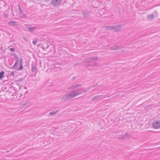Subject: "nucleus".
Here are the masks:
<instances>
[{
    "label": "nucleus",
    "instance_id": "1",
    "mask_svg": "<svg viewBox=\"0 0 160 160\" xmlns=\"http://www.w3.org/2000/svg\"><path fill=\"white\" fill-rule=\"evenodd\" d=\"M73 92L69 93L67 92L63 96L62 98V100L63 99H69L74 97L75 96L81 94V92H76L75 91H72Z\"/></svg>",
    "mask_w": 160,
    "mask_h": 160
},
{
    "label": "nucleus",
    "instance_id": "2",
    "mask_svg": "<svg viewBox=\"0 0 160 160\" xmlns=\"http://www.w3.org/2000/svg\"><path fill=\"white\" fill-rule=\"evenodd\" d=\"M84 63L85 66L89 67H98V64L95 62H93L89 58L85 59L83 61Z\"/></svg>",
    "mask_w": 160,
    "mask_h": 160
},
{
    "label": "nucleus",
    "instance_id": "3",
    "mask_svg": "<svg viewBox=\"0 0 160 160\" xmlns=\"http://www.w3.org/2000/svg\"><path fill=\"white\" fill-rule=\"evenodd\" d=\"M152 127L155 129L160 128V121H157L156 120L153 121L152 123Z\"/></svg>",
    "mask_w": 160,
    "mask_h": 160
},
{
    "label": "nucleus",
    "instance_id": "4",
    "mask_svg": "<svg viewBox=\"0 0 160 160\" xmlns=\"http://www.w3.org/2000/svg\"><path fill=\"white\" fill-rule=\"evenodd\" d=\"M122 26L121 25H118L113 26V29L116 32H119L122 29Z\"/></svg>",
    "mask_w": 160,
    "mask_h": 160
},
{
    "label": "nucleus",
    "instance_id": "5",
    "mask_svg": "<svg viewBox=\"0 0 160 160\" xmlns=\"http://www.w3.org/2000/svg\"><path fill=\"white\" fill-rule=\"evenodd\" d=\"M62 0H52V4L55 6H57L61 4Z\"/></svg>",
    "mask_w": 160,
    "mask_h": 160
},
{
    "label": "nucleus",
    "instance_id": "6",
    "mask_svg": "<svg viewBox=\"0 0 160 160\" xmlns=\"http://www.w3.org/2000/svg\"><path fill=\"white\" fill-rule=\"evenodd\" d=\"M82 15L84 18H88L90 14V12L89 11L84 10L82 12Z\"/></svg>",
    "mask_w": 160,
    "mask_h": 160
},
{
    "label": "nucleus",
    "instance_id": "7",
    "mask_svg": "<svg viewBox=\"0 0 160 160\" xmlns=\"http://www.w3.org/2000/svg\"><path fill=\"white\" fill-rule=\"evenodd\" d=\"M8 93H9V95H10L14 96V97L12 98L13 99H14L15 100L17 99L18 100V95H17V94H16V93H17L16 91L14 92V94H13V92L11 93V92H8Z\"/></svg>",
    "mask_w": 160,
    "mask_h": 160
},
{
    "label": "nucleus",
    "instance_id": "8",
    "mask_svg": "<svg viewBox=\"0 0 160 160\" xmlns=\"http://www.w3.org/2000/svg\"><path fill=\"white\" fill-rule=\"evenodd\" d=\"M8 25L11 27L17 26L18 24L17 22L15 21H10L8 22Z\"/></svg>",
    "mask_w": 160,
    "mask_h": 160
},
{
    "label": "nucleus",
    "instance_id": "9",
    "mask_svg": "<svg viewBox=\"0 0 160 160\" xmlns=\"http://www.w3.org/2000/svg\"><path fill=\"white\" fill-rule=\"evenodd\" d=\"M121 48V47L120 46L115 45L111 47L110 48V49L111 50H117L120 49Z\"/></svg>",
    "mask_w": 160,
    "mask_h": 160
},
{
    "label": "nucleus",
    "instance_id": "10",
    "mask_svg": "<svg viewBox=\"0 0 160 160\" xmlns=\"http://www.w3.org/2000/svg\"><path fill=\"white\" fill-rule=\"evenodd\" d=\"M103 96V95H98L94 96L92 98V101H97L99 99L102 98V97Z\"/></svg>",
    "mask_w": 160,
    "mask_h": 160
},
{
    "label": "nucleus",
    "instance_id": "11",
    "mask_svg": "<svg viewBox=\"0 0 160 160\" xmlns=\"http://www.w3.org/2000/svg\"><path fill=\"white\" fill-rule=\"evenodd\" d=\"M82 86L81 84H74L73 85L70 87H69L68 89H74L78 87H80Z\"/></svg>",
    "mask_w": 160,
    "mask_h": 160
},
{
    "label": "nucleus",
    "instance_id": "12",
    "mask_svg": "<svg viewBox=\"0 0 160 160\" xmlns=\"http://www.w3.org/2000/svg\"><path fill=\"white\" fill-rule=\"evenodd\" d=\"M23 60L22 58H21L20 60V66L19 67L18 69V70H22L23 69Z\"/></svg>",
    "mask_w": 160,
    "mask_h": 160
},
{
    "label": "nucleus",
    "instance_id": "13",
    "mask_svg": "<svg viewBox=\"0 0 160 160\" xmlns=\"http://www.w3.org/2000/svg\"><path fill=\"white\" fill-rule=\"evenodd\" d=\"M28 92V91L26 92L25 93H24V97H22V96H23V94H20L19 95V98H18V100H21L22 99L24 98L25 97H27V96L26 94H27V93Z\"/></svg>",
    "mask_w": 160,
    "mask_h": 160
},
{
    "label": "nucleus",
    "instance_id": "14",
    "mask_svg": "<svg viewBox=\"0 0 160 160\" xmlns=\"http://www.w3.org/2000/svg\"><path fill=\"white\" fill-rule=\"evenodd\" d=\"M155 15L153 14H150L148 15L147 18L149 20L151 21L154 18Z\"/></svg>",
    "mask_w": 160,
    "mask_h": 160
},
{
    "label": "nucleus",
    "instance_id": "15",
    "mask_svg": "<svg viewBox=\"0 0 160 160\" xmlns=\"http://www.w3.org/2000/svg\"><path fill=\"white\" fill-rule=\"evenodd\" d=\"M36 66H37V65L35 64L34 65V66H33V63L32 64V71L33 72H35V74H36L37 71Z\"/></svg>",
    "mask_w": 160,
    "mask_h": 160
},
{
    "label": "nucleus",
    "instance_id": "16",
    "mask_svg": "<svg viewBox=\"0 0 160 160\" xmlns=\"http://www.w3.org/2000/svg\"><path fill=\"white\" fill-rule=\"evenodd\" d=\"M9 9L8 8L6 11H5L3 13V16L6 18H8V14L9 13Z\"/></svg>",
    "mask_w": 160,
    "mask_h": 160
},
{
    "label": "nucleus",
    "instance_id": "17",
    "mask_svg": "<svg viewBox=\"0 0 160 160\" xmlns=\"http://www.w3.org/2000/svg\"><path fill=\"white\" fill-rule=\"evenodd\" d=\"M28 26H29L28 25H27L26 26L27 27L28 31L30 32H32L34 31V30L36 29V27H28Z\"/></svg>",
    "mask_w": 160,
    "mask_h": 160
},
{
    "label": "nucleus",
    "instance_id": "18",
    "mask_svg": "<svg viewBox=\"0 0 160 160\" xmlns=\"http://www.w3.org/2000/svg\"><path fill=\"white\" fill-rule=\"evenodd\" d=\"M19 66V62H15L14 65L12 67L10 68L12 69H17Z\"/></svg>",
    "mask_w": 160,
    "mask_h": 160
},
{
    "label": "nucleus",
    "instance_id": "19",
    "mask_svg": "<svg viewBox=\"0 0 160 160\" xmlns=\"http://www.w3.org/2000/svg\"><path fill=\"white\" fill-rule=\"evenodd\" d=\"M89 58L93 62V61H97L98 59V58L97 57H92Z\"/></svg>",
    "mask_w": 160,
    "mask_h": 160
},
{
    "label": "nucleus",
    "instance_id": "20",
    "mask_svg": "<svg viewBox=\"0 0 160 160\" xmlns=\"http://www.w3.org/2000/svg\"><path fill=\"white\" fill-rule=\"evenodd\" d=\"M113 26H106L105 27V28L107 30H111L113 29Z\"/></svg>",
    "mask_w": 160,
    "mask_h": 160
},
{
    "label": "nucleus",
    "instance_id": "21",
    "mask_svg": "<svg viewBox=\"0 0 160 160\" xmlns=\"http://www.w3.org/2000/svg\"><path fill=\"white\" fill-rule=\"evenodd\" d=\"M5 72L4 71H2L0 72V79H2L4 76Z\"/></svg>",
    "mask_w": 160,
    "mask_h": 160
},
{
    "label": "nucleus",
    "instance_id": "22",
    "mask_svg": "<svg viewBox=\"0 0 160 160\" xmlns=\"http://www.w3.org/2000/svg\"><path fill=\"white\" fill-rule=\"evenodd\" d=\"M124 137H125V138L127 137V138H130L131 137V135L128 133H126L124 134Z\"/></svg>",
    "mask_w": 160,
    "mask_h": 160
},
{
    "label": "nucleus",
    "instance_id": "23",
    "mask_svg": "<svg viewBox=\"0 0 160 160\" xmlns=\"http://www.w3.org/2000/svg\"><path fill=\"white\" fill-rule=\"evenodd\" d=\"M59 112V111H56L55 112H50L49 114L50 115H54L55 114H56L57 113H58Z\"/></svg>",
    "mask_w": 160,
    "mask_h": 160
},
{
    "label": "nucleus",
    "instance_id": "24",
    "mask_svg": "<svg viewBox=\"0 0 160 160\" xmlns=\"http://www.w3.org/2000/svg\"><path fill=\"white\" fill-rule=\"evenodd\" d=\"M49 80H48L47 82L45 84V86L46 87H48V86H50L52 85V84L51 83L49 85Z\"/></svg>",
    "mask_w": 160,
    "mask_h": 160
},
{
    "label": "nucleus",
    "instance_id": "25",
    "mask_svg": "<svg viewBox=\"0 0 160 160\" xmlns=\"http://www.w3.org/2000/svg\"><path fill=\"white\" fill-rule=\"evenodd\" d=\"M24 78H19L17 80H16V82H22L23 81V80Z\"/></svg>",
    "mask_w": 160,
    "mask_h": 160
},
{
    "label": "nucleus",
    "instance_id": "26",
    "mask_svg": "<svg viewBox=\"0 0 160 160\" xmlns=\"http://www.w3.org/2000/svg\"><path fill=\"white\" fill-rule=\"evenodd\" d=\"M97 86V84H96V85H92V86L88 87V88H87V89L88 90H89V89H92L93 88H94Z\"/></svg>",
    "mask_w": 160,
    "mask_h": 160
},
{
    "label": "nucleus",
    "instance_id": "27",
    "mask_svg": "<svg viewBox=\"0 0 160 160\" xmlns=\"http://www.w3.org/2000/svg\"><path fill=\"white\" fill-rule=\"evenodd\" d=\"M58 53H59L60 54H62V52H63V50L60 48H58Z\"/></svg>",
    "mask_w": 160,
    "mask_h": 160
},
{
    "label": "nucleus",
    "instance_id": "28",
    "mask_svg": "<svg viewBox=\"0 0 160 160\" xmlns=\"http://www.w3.org/2000/svg\"><path fill=\"white\" fill-rule=\"evenodd\" d=\"M16 62H20V60H19V58L18 56H17L15 58Z\"/></svg>",
    "mask_w": 160,
    "mask_h": 160
},
{
    "label": "nucleus",
    "instance_id": "29",
    "mask_svg": "<svg viewBox=\"0 0 160 160\" xmlns=\"http://www.w3.org/2000/svg\"><path fill=\"white\" fill-rule=\"evenodd\" d=\"M103 10H104V9H103L102 10H100V11H99V13L101 14V16H102V14H104V13H103Z\"/></svg>",
    "mask_w": 160,
    "mask_h": 160
},
{
    "label": "nucleus",
    "instance_id": "30",
    "mask_svg": "<svg viewBox=\"0 0 160 160\" xmlns=\"http://www.w3.org/2000/svg\"><path fill=\"white\" fill-rule=\"evenodd\" d=\"M18 9L19 10L20 12L21 13H22V12H23L22 11V9H21V8H20L19 5H18Z\"/></svg>",
    "mask_w": 160,
    "mask_h": 160
},
{
    "label": "nucleus",
    "instance_id": "31",
    "mask_svg": "<svg viewBox=\"0 0 160 160\" xmlns=\"http://www.w3.org/2000/svg\"><path fill=\"white\" fill-rule=\"evenodd\" d=\"M12 52H14L15 51L14 48L12 47L9 49Z\"/></svg>",
    "mask_w": 160,
    "mask_h": 160
},
{
    "label": "nucleus",
    "instance_id": "32",
    "mask_svg": "<svg viewBox=\"0 0 160 160\" xmlns=\"http://www.w3.org/2000/svg\"><path fill=\"white\" fill-rule=\"evenodd\" d=\"M11 56L14 57L15 58L18 56L16 53H15L11 54Z\"/></svg>",
    "mask_w": 160,
    "mask_h": 160
},
{
    "label": "nucleus",
    "instance_id": "33",
    "mask_svg": "<svg viewBox=\"0 0 160 160\" xmlns=\"http://www.w3.org/2000/svg\"><path fill=\"white\" fill-rule=\"evenodd\" d=\"M37 41L36 40H33L32 41V43L33 45H35L36 44Z\"/></svg>",
    "mask_w": 160,
    "mask_h": 160
},
{
    "label": "nucleus",
    "instance_id": "34",
    "mask_svg": "<svg viewBox=\"0 0 160 160\" xmlns=\"http://www.w3.org/2000/svg\"><path fill=\"white\" fill-rule=\"evenodd\" d=\"M10 75H11L12 76H14V72H11Z\"/></svg>",
    "mask_w": 160,
    "mask_h": 160
},
{
    "label": "nucleus",
    "instance_id": "35",
    "mask_svg": "<svg viewBox=\"0 0 160 160\" xmlns=\"http://www.w3.org/2000/svg\"><path fill=\"white\" fill-rule=\"evenodd\" d=\"M29 102H28V101H27L25 103H23V105L24 106L25 105H27L28 104H29Z\"/></svg>",
    "mask_w": 160,
    "mask_h": 160
},
{
    "label": "nucleus",
    "instance_id": "36",
    "mask_svg": "<svg viewBox=\"0 0 160 160\" xmlns=\"http://www.w3.org/2000/svg\"><path fill=\"white\" fill-rule=\"evenodd\" d=\"M22 39H23L24 40H25V41H27V42H28V40H27V39H26V38L25 37H22Z\"/></svg>",
    "mask_w": 160,
    "mask_h": 160
},
{
    "label": "nucleus",
    "instance_id": "37",
    "mask_svg": "<svg viewBox=\"0 0 160 160\" xmlns=\"http://www.w3.org/2000/svg\"><path fill=\"white\" fill-rule=\"evenodd\" d=\"M125 138H126L125 137H124V136L123 137L120 138L122 139H125Z\"/></svg>",
    "mask_w": 160,
    "mask_h": 160
},
{
    "label": "nucleus",
    "instance_id": "38",
    "mask_svg": "<svg viewBox=\"0 0 160 160\" xmlns=\"http://www.w3.org/2000/svg\"><path fill=\"white\" fill-rule=\"evenodd\" d=\"M76 79V77L75 76L73 77V78H72V80L73 81Z\"/></svg>",
    "mask_w": 160,
    "mask_h": 160
},
{
    "label": "nucleus",
    "instance_id": "39",
    "mask_svg": "<svg viewBox=\"0 0 160 160\" xmlns=\"http://www.w3.org/2000/svg\"><path fill=\"white\" fill-rule=\"evenodd\" d=\"M58 48H60L61 49H62V46H61V45H60L59 47Z\"/></svg>",
    "mask_w": 160,
    "mask_h": 160
},
{
    "label": "nucleus",
    "instance_id": "40",
    "mask_svg": "<svg viewBox=\"0 0 160 160\" xmlns=\"http://www.w3.org/2000/svg\"><path fill=\"white\" fill-rule=\"evenodd\" d=\"M79 63H76V64H74V66H76L77 65H79Z\"/></svg>",
    "mask_w": 160,
    "mask_h": 160
},
{
    "label": "nucleus",
    "instance_id": "41",
    "mask_svg": "<svg viewBox=\"0 0 160 160\" xmlns=\"http://www.w3.org/2000/svg\"><path fill=\"white\" fill-rule=\"evenodd\" d=\"M83 92H85L86 91H82Z\"/></svg>",
    "mask_w": 160,
    "mask_h": 160
},
{
    "label": "nucleus",
    "instance_id": "42",
    "mask_svg": "<svg viewBox=\"0 0 160 160\" xmlns=\"http://www.w3.org/2000/svg\"><path fill=\"white\" fill-rule=\"evenodd\" d=\"M46 1H49V0H45Z\"/></svg>",
    "mask_w": 160,
    "mask_h": 160
},
{
    "label": "nucleus",
    "instance_id": "43",
    "mask_svg": "<svg viewBox=\"0 0 160 160\" xmlns=\"http://www.w3.org/2000/svg\"><path fill=\"white\" fill-rule=\"evenodd\" d=\"M24 88H25V89H26V88H26V87H24Z\"/></svg>",
    "mask_w": 160,
    "mask_h": 160
},
{
    "label": "nucleus",
    "instance_id": "44",
    "mask_svg": "<svg viewBox=\"0 0 160 160\" xmlns=\"http://www.w3.org/2000/svg\"><path fill=\"white\" fill-rule=\"evenodd\" d=\"M8 91H6V92H8Z\"/></svg>",
    "mask_w": 160,
    "mask_h": 160
},
{
    "label": "nucleus",
    "instance_id": "45",
    "mask_svg": "<svg viewBox=\"0 0 160 160\" xmlns=\"http://www.w3.org/2000/svg\"><path fill=\"white\" fill-rule=\"evenodd\" d=\"M43 48V49L44 50H45L44 49V48Z\"/></svg>",
    "mask_w": 160,
    "mask_h": 160
}]
</instances>
